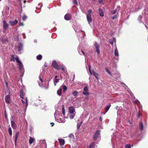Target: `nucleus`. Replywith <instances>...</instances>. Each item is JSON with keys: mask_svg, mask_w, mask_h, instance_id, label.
<instances>
[{"mask_svg": "<svg viewBox=\"0 0 148 148\" xmlns=\"http://www.w3.org/2000/svg\"><path fill=\"white\" fill-rule=\"evenodd\" d=\"M100 130L97 131L93 136V139L94 140H96L97 138L100 137Z\"/></svg>", "mask_w": 148, "mask_h": 148, "instance_id": "f257e3e1", "label": "nucleus"}, {"mask_svg": "<svg viewBox=\"0 0 148 148\" xmlns=\"http://www.w3.org/2000/svg\"><path fill=\"white\" fill-rule=\"evenodd\" d=\"M51 65L55 69L58 70H60L61 68V67L60 66L58 65L56 61H53Z\"/></svg>", "mask_w": 148, "mask_h": 148, "instance_id": "f03ea898", "label": "nucleus"}, {"mask_svg": "<svg viewBox=\"0 0 148 148\" xmlns=\"http://www.w3.org/2000/svg\"><path fill=\"white\" fill-rule=\"evenodd\" d=\"M94 47H95L96 52H97L98 55H99L100 54L99 45L97 42H95Z\"/></svg>", "mask_w": 148, "mask_h": 148, "instance_id": "7ed1b4c3", "label": "nucleus"}, {"mask_svg": "<svg viewBox=\"0 0 148 148\" xmlns=\"http://www.w3.org/2000/svg\"><path fill=\"white\" fill-rule=\"evenodd\" d=\"M83 90L84 91L83 92V94L86 96H88L89 95V92H88V86L84 87Z\"/></svg>", "mask_w": 148, "mask_h": 148, "instance_id": "20e7f679", "label": "nucleus"}, {"mask_svg": "<svg viewBox=\"0 0 148 148\" xmlns=\"http://www.w3.org/2000/svg\"><path fill=\"white\" fill-rule=\"evenodd\" d=\"M9 94L8 95H7L5 96V101L6 103H10V91L9 90Z\"/></svg>", "mask_w": 148, "mask_h": 148, "instance_id": "39448f33", "label": "nucleus"}, {"mask_svg": "<svg viewBox=\"0 0 148 148\" xmlns=\"http://www.w3.org/2000/svg\"><path fill=\"white\" fill-rule=\"evenodd\" d=\"M71 14L69 13L66 14L64 16V18L66 20H70L71 19Z\"/></svg>", "mask_w": 148, "mask_h": 148, "instance_id": "423d86ee", "label": "nucleus"}, {"mask_svg": "<svg viewBox=\"0 0 148 148\" xmlns=\"http://www.w3.org/2000/svg\"><path fill=\"white\" fill-rule=\"evenodd\" d=\"M68 110L70 114L74 113L75 112V108L73 106H70L69 107Z\"/></svg>", "mask_w": 148, "mask_h": 148, "instance_id": "0eeeda50", "label": "nucleus"}, {"mask_svg": "<svg viewBox=\"0 0 148 148\" xmlns=\"http://www.w3.org/2000/svg\"><path fill=\"white\" fill-rule=\"evenodd\" d=\"M9 23L11 25H14L18 23V21L17 20L15 19L14 21H10Z\"/></svg>", "mask_w": 148, "mask_h": 148, "instance_id": "6e6552de", "label": "nucleus"}, {"mask_svg": "<svg viewBox=\"0 0 148 148\" xmlns=\"http://www.w3.org/2000/svg\"><path fill=\"white\" fill-rule=\"evenodd\" d=\"M58 77L57 75H56L55 76V78L54 79V86H55L56 85V83L59 82L60 80L59 79H57V77Z\"/></svg>", "mask_w": 148, "mask_h": 148, "instance_id": "1a4fd4ad", "label": "nucleus"}, {"mask_svg": "<svg viewBox=\"0 0 148 148\" xmlns=\"http://www.w3.org/2000/svg\"><path fill=\"white\" fill-rule=\"evenodd\" d=\"M86 18L88 23L90 24L92 21L91 15H87Z\"/></svg>", "mask_w": 148, "mask_h": 148, "instance_id": "9d476101", "label": "nucleus"}, {"mask_svg": "<svg viewBox=\"0 0 148 148\" xmlns=\"http://www.w3.org/2000/svg\"><path fill=\"white\" fill-rule=\"evenodd\" d=\"M3 29H6L8 27V24L6 23L5 20H3Z\"/></svg>", "mask_w": 148, "mask_h": 148, "instance_id": "9b49d317", "label": "nucleus"}, {"mask_svg": "<svg viewBox=\"0 0 148 148\" xmlns=\"http://www.w3.org/2000/svg\"><path fill=\"white\" fill-rule=\"evenodd\" d=\"M99 15L101 16H104L103 12L102 9L100 8L99 9Z\"/></svg>", "mask_w": 148, "mask_h": 148, "instance_id": "f8f14e48", "label": "nucleus"}, {"mask_svg": "<svg viewBox=\"0 0 148 148\" xmlns=\"http://www.w3.org/2000/svg\"><path fill=\"white\" fill-rule=\"evenodd\" d=\"M11 126L14 129H15L16 128V125L15 123L13 121H11Z\"/></svg>", "mask_w": 148, "mask_h": 148, "instance_id": "ddd939ff", "label": "nucleus"}, {"mask_svg": "<svg viewBox=\"0 0 148 148\" xmlns=\"http://www.w3.org/2000/svg\"><path fill=\"white\" fill-rule=\"evenodd\" d=\"M23 47V45L21 42L19 43L18 47V50L20 51L22 49Z\"/></svg>", "mask_w": 148, "mask_h": 148, "instance_id": "4468645a", "label": "nucleus"}, {"mask_svg": "<svg viewBox=\"0 0 148 148\" xmlns=\"http://www.w3.org/2000/svg\"><path fill=\"white\" fill-rule=\"evenodd\" d=\"M59 141L60 145H64L65 143L64 140L62 139H59Z\"/></svg>", "mask_w": 148, "mask_h": 148, "instance_id": "2eb2a0df", "label": "nucleus"}, {"mask_svg": "<svg viewBox=\"0 0 148 148\" xmlns=\"http://www.w3.org/2000/svg\"><path fill=\"white\" fill-rule=\"evenodd\" d=\"M92 74L94 75L95 77H96V78L97 79H99V75L98 74L95 72L94 71H93L92 72Z\"/></svg>", "mask_w": 148, "mask_h": 148, "instance_id": "dca6fc26", "label": "nucleus"}, {"mask_svg": "<svg viewBox=\"0 0 148 148\" xmlns=\"http://www.w3.org/2000/svg\"><path fill=\"white\" fill-rule=\"evenodd\" d=\"M34 140L35 139L34 138L31 137V136L30 137L29 140V143L30 144H32Z\"/></svg>", "mask_w": 148, "mask_h": 148, "instance_id": "f3484780", "label": "nucleus"}, {"mask_svg": "<svg viewBox=\"0 0 148 148\" xmlns=\"http://www.w3.org/2000/svg\"><path fill=\"white\" fill-rule=\"evenodd\" d=\"M20 97L22 99H24V95L23 91L22 90H21L20 93Z\"/></svg>", "mask_w": 148, "mask_h": 148, "instance_id": "a211bd4d", "label": "nucleus"}, {"mask_svg": "<svg viewBox=\"0 0 148 148\" xmlns=\"http://www.w3.org/2000/svg\"><path fill=\"white\" fill-rule=\"evenodd\" d=\"M111 106V105L110 104H109L108 105H107L105 108V112H107L109 109L110 107Z\"/></svg>", "mask_w": 148, "mask_h": 148, "instance_id": "6ab92c4d", "label": "nucleus"}, {"mask_svg": "<svg viewBox=\"0 0 148 148\" xmlns=\"http://www.w3.org/2000/svg\"><path fill=\"white\" fill-rule=\"evenodd\" d=\"M19 134V132H16L15 134V141L16 145V141L17 139Z\"/></svg>", "mask_w": 148, "mask_h": 148, "instance_id": "aec40b11", "label": "nucleus"}, {"mask_svg": "<svg viewBox=\"0 0 148 148\" xmlns=\"http://www.w3.org/2000/svg\"><path fill=\"white\" fill-rule=\"evenodd\" d=\"M42 58V56L40 54H39L36 56V59L38 60H41Z\"/></svg>", "mask_w": 148, "mask_h": 148, "instance_id": "412c9836", "label": "nucleus"}, {"mask_svg": "<svg viewBox=\"0 0 148 148\" xmlns=\"http://www.w3.org/2000/svg\"><path fill=\"white\" fill-rule=\"evenodd\" d=\"M62 89L60 88L57 91V94L59 96H60L62 94Z\"/></svg>", "mask_w": 148, "mask_h": 148, "instance_id": "4be33fe9", "label": "nucleus"}, {"mask_svg": "<svg viewBox=\"0 0 148 148\" xmlns=\"http://www.w3.org/2000/svg\"><path fill=\"white\" fill-rule=\"evenodd\" d=\"M114 54L115 56H119L118 51L117 49H115L114 50Z\"/></svg>", "mask_w": 148, "mask_h": 148, "instance_id": "5701e85b", "label": "nucleus"}, {"mask_svg": "<svg viewBox=\"0 0 148 148\" xmlns=\"http://www.w3.org/2000/svg\"><path fill=\"white\" fill-rule=\"evenodd\" d=\"M8 132L10 136H11L12 135V132L11 128L10 127L8 129Z\"/></svg>", "mask_w": 148, "mask_h": 148, "instance_id": "b1692460", "label": "nucleus"}, {"mask_svg": "<svg viewBox=\"0 0 148 148\" xmlns=\"http://www.w3.org/2000/svg\"><path fill=\"white\" fill-rule=\"evenodd\" d=\"M139 128L141 130H143V125L142 122L140 123Z\"/></svg>", "mask_w": 148, "mask_h": 148, "instance_id": "393cba45", "label": "nucleus"}, {"mask_svg": "<svg viewBox=\"0 0 148 148\" xmlns=\"http://www.w3.org/2000/svg\"><path fill=\"white\" fill-rule=\"evenodd\" d=\"M11 58L10 59V60L14 62L15 60V58L14 57V56L13 55H11Z\"/></svg>", "mask_w": 148, "mask_h": 148, "instance_id": "a878e982", "label": "nucleus"}, {"mask_svg": "<svg viewBox=\"0 0 148 148\" xmlns=\"http://www.w3.org/2000/svg\"><path fill=\"white\" fill-rule=\"evenodd\" d=\"M75 113H73L71 114L69 116V117L70 119H72L75 116Z\"/></svg>", "mask_w": 148, "mask_h": 148, "instance_id": "bb28decb", "label": "nucleus"}, {"mask_svg": "<svg viewBox=\"0 0 148 148\" xmlns=\"http://www.w3.org/2000/svg\"><path fill=\"white\" fill-rule=\"evenodd\" d=\"M27 18V16L25 14H24L22 17V20L23 21H25Z\"/></svg>", "mask_w": 148, "mask_h": 148, "instance_id": "cd10ccee", "label": "nucleus"}, {"mask_svg": "<svg viewBox=\"0 0 148 148\" xmlns=\"http://www.w3.org/2000/svg\"><path fill=\"white\" fill-rule=\"evenodd\" d=\"M82 121H81L80 123H78L77 124V129H78L79 128L81 125L82 124Z\"/></svg>", "mask_w": 148, "mask_h": 148, "instance_id": "c85d7f7f", "label": "nucleus"}, {"mask_svg": "<svg viewBox=\"0 0 148 148\" xmlns=\"http://www.w3.org/2000/svg\"><path fill=\"white\" fill-rule=\"evenodd\" d=\"M78 94V92L77 91H75L73 92V95L74 96H77Z\"/></svg>", "mask_w": 148, "mask_h": 148, "instance_id": "c756f323", "label": "nucleus"}, {"mask_svg": "<svg viewBox=\"0 0 148 148\" xmlns=\"http://www.w3.org/2000/svg\"><path fill=\"white\" fill-rule=\"evenodd\" d=\"M18 64H18L19 69L21 70V69L22 67L23 66V65L22 63H21V62L20 63H19Z\"/></svg>", "mask_w": 148, "mask_h": 148, "instance_id": "7c9ffc66", "label": "nucleus"}, {"mask_svg": "<svg viewBox=\"0 0 148 148\" xmlns=\"http://www.w3.org/2000/svg\"><path fill=\"white\" fill-rule=\"evenodd\" d=\"M94 145L95 143H92L90 145L89 148H93L94 147Z\"/></svg>", "mask_w": 148, "mask_h": 148, "instance_id": "2f4dec72", "label": "nucleus"}, {"mask_svg": "<svg viewBox=\"0 0 148 148\" xmlns=\"http://www.w3.org/2000/svg\"><path fill=\"white\" fill-rule=\"evenodd\" d=\"M63 89L64 92L67 89V87L65 85H64L63 86Z\"/></svg>", "mask_w": 148, "mask_h": 148, "instance_id": "473e14b6", "label": "nucleus"}, {"mask_svg": "<svg viewBox=\"0 0 148 148\" xmlns=\"http://www.w3.org/2000/svg\"><path fill=\"white\" fill-rule=\"evenodd\" d=\"M105 70L106 72L109 74L110 75H111V73L110 71L107 68H105Z\"/></svg>", "mask_w": 148, "mask_h": 148, "instance_id": "72a5a7b5", "label": "nucleus"}, {"mask_svg": "<svg viewBox=\"0 0 148 148\" xmlns=\"http://www.w3.org/2000/svg\"><path fill=\"white\" fill-rule=\"evenodd\" d=\"M142 18L143 16H142L140 15L138 17V20L139 21H141V19Z\"/></svg>", "mask_w": 148, "mask_h": 148, "instance_id": "f704fd0d", "label": "nucleus"}, {"mask_svg": "<svg viewBox=\"0 0 148 148\" xmlns=\"http://www.w3.org/2000/svg\"><path fill=\"white\" fill-rule=\"evenodd\" d=\"M88 14L87 15H91V13L92 12V10L91 9H89L88 11Z\"/></svg>", "mask_w": 148, "mask_h": 148, "instance_id": "c9c22d12", "label": "nucleus"}, {"mask_svg": "<svg viewBox=\"0 0 148 148\" xmlns=\"http://www.w3.org/2000/svg\"><path fill=\"white\" fill-rule=\"evenodd\" d=\"M15 60L18 63H20V62H21L19 60L18 57L15 58Z\"/></svg>", "mask_w": 148, "mask_h": 148, "instance_id": "e433bc0d", "label": "nucleus"}, {"mask_svg": "<svg viewBox=\"0 0 148 148\" xmlns=\"http://www.w3.org/2000/svg\"><path fill=\"white\" fill-rule=\"evenodd\" d=\"M15 60L18 63H20V62H21L19 60L18 57L15 58Z\"/></svg>", "mask_w": 148, "mask_h": 148, "instance_id": "4c0bfd02", "label": "nucleus"}, {"mask_svg": "<svg viewBox=\"0 0 148 148\" xmlns=\"http://www.w3.org/2000/svg\"><path fill=\"white\" fill-rule=\"evenodd\" d=\"M61 69L64 71H67L66 68L65 67H63V66L61 67Z\"/></svg>", "mask_w": 148, "mask_h": 148, "instance_id": "58836bf2", "label": "nucleus"}, {"mask_svg": "<svg viewBox=\"0 0 148 148\" xmlns=\"http://www.w3.org/2000/svg\"><path fill=\"white\" fill-rule=\"evenodd\" d=\"M116 9L115 10H113V11H112L111 12V13H112V14H115V13H116Z\"/></svg>", "mask_w": 148, "mask_h": 148, "instance_id": "ea45409f", "label": "nucleus"}, {"mask_svg": "<svg viewBox=\"0 0 148 148\" xmlns=\"http://www.w3.org/2000/svg\"><path fill=\"white\" fill-rule=\"evenodd\" d=\"M69 137H70V139L72 138H73L74 137V136L72 134H70L69 135Z\"/></svg>", "mask_w": 148, "mask_h": 148, "instance_id": "a19ab883", "label": "nucleus"}, {"mask_svg": "<svg viewBox=\"0 0 148 148\" xmlns=\"http://www.w3.org/2000/svg\"><path fill=\"white\" fill-rule=\"evenodd\" d=\"M4 114H5V119L7 120L8 119V118L7 117V114L6 112L5 111H4Z\"/></svg>", "mask_w": 148, "mask_h": 148, "instance_id": "79ce46f5", "label": "nucleus"}, {"mask_svg": "<svg viewBox=\"0 0 148 148\" xmlns=\"http://www.w3.org/2000/svg\"><path fill=\"white\" fill-rule=\"evenodd\" d=\"M125 147L126 148H131L130 145H125Z\"/></svg>", "mask_w": 148, "mask_h": 148, "instance_id": "37998d69", "label": "nucleus"}, {"mask_svg": "<svg viewBox=\"0 0 148 148\" xmlns=\"http://www.w3.org/2000/svg\"><path fill=\"white\" fill-rule=\"evenodd\" d=\"M73 3L74 4L76 5H77L78 3L77 1V0H73Z\"/></svg>", "mask_w": 148, "mask_h": 148, "instance_id": "c03bdc74", "label": "nucleus"}, {"mask_svg": "<svg viewBox=\"0 0 148 148\" xmlns=\"http://www.w3.org/2000/svg\"><path fill=\"white\" fill-rule=\"evenodd\" d=\"M117 17L116 15H115L114 16H113V17H111V18L112 19H114L115 18H116Z\"/></svg>", "mask_w": 148, "mask_h": 148, "instance_id": "a18cd8bd", "label": "nucleus"}, {"mask_svg": "<svg viewBox=\"0 0 148 148\" xmlns=\"http://www.w3.org/2000/svg\"><path fill=\"white\" fill-rule=\"evenodd\" d=\"M103 0H99V3L101 4L102 3V2Z\"/></svg>", "mask_w": 148, "mask_h": 148, "instance_id": "49530a36", "label": "nucleus"}, {"mask_svg": "<svg viewBox=\"0 0 148 148\" xmlns=\"http://www.w3.org/2000/svg\"><path fill=\"white\" fill-rule=\"evenodd\" d=\"M64 108H63L62 112L63 114V115H64V114H65V112H64Z\"/></svg>", "mask_w": 148, "mask_h": 148, "instance_id": "de8ad7c7", "label": "nucleus"}, {"mask_svg": "<svg viewBox=\"0 0 148 148\" xmlns=\"http://www.w3.org/2000/svg\"><path fill=\"white\" fill-rule=\"evenodd\" d=\"M110 43L112 45L113 44V41L111 40H110L109 41Z\"/></svg>", "mask_w": 148, "mask_h": 148, "instance_id": "09e8293b", "label": "nucleus"}, {"mask_svg": "<svg viewBox=\"0 0 148 148\" xmlns=\"http://www.w3.org/2000/svg\"><path fill=\"white\" fill-rule=\"evenodd\" d=\"M19 25L20 26H23V23H20L19 24Z\"/></svg>", "mask_w": 148, "mask_h": 148, "instance_id": "8fccbe9b", "label": "nucleus"}, {"mask_svg": "<svg viewBox=\"0 0 148 148\" xmlns=\"http://www.w3.org/2000/svg\"><path fill=\"white\" fill-rule=\"evenodd\" d=\"M44 65L45 67H47L48 66L47 64L46 63H44Z\"/></svg>", "mask_w": 148, "mask_h": 148, "instance_id": "3c124183", "label": "nucleus"}, {"mask_svg": "<svg viewBox=\"0 0 148 148\" xmlns=\"http://www.w3.org/2000/svg\"><path fill=\"white\" fill-rule=\"evenodd\" d=\"M26 105L27 106L28 105V102H27V100L26 98Z\"/></svg>", "mask_w": 148, "mask_h": 148, "instance_id": "603ef678", "label": "nucleus"}, {"mask_svg": "<svg viewBox=\"0 0 148 148\" xmlns=\"http://www.w3.org/2000/svg\"><path fill=\"white\" fill-rule=\"evenodd\" d=\"M81 52H82V53L83 54V55L84 56H85V54L84 52L82 49L81 50Z\"/></svg>", "mask_w": 148, "mask_h": 148, "instance_id": "864d4df0", "label": "nucleus"}, {"mask_svg": "<svg viewBox=\"0 0 148 148\" xmlns=\"http://www.w3.org/2000/svg\"><path fill=\"white\" fill-rule=\"evenodd\" d=\"M90 68H91L90 65H89L88 66V69H89V71H90V70H90Z\"/></svg>", "mask_w": 148, "mask_h": 148, "instance_id": "5fc2aeb1", "label": "nucleus"}, {"mask_svg": "<svg viewBox=\"0 0 148 148\" xmlns=\"http://www.w3.org/2000/svg\"><path fill=\"white\" fill-rule=\"evenodd\" d=\"M22 102L23 103V104L24 105L25 103V102L22 99L21 100Z\"/></svg>", "mask_w": 148, "mask_h": 148, "instance_id": "6e6d98bb", "label": "nucleus"}, {"mask_svg": "<svg viewBox=\"0 0 148 148\" xmlns=\"http://www.w3.org/2000/svg\"><path fill=\"white\" fill-rule=\"evenodd\" d=\"M50 124L52 126H53L54 124V123H51Z\"/></svg>", "mask_w": 148, "mask_h": 148, "instance_id": "4d7b16f0", "label": "nucleus"}, {"mask_svg": "<svg viewBox=\"0 0 148 148\" xmlns=\"http://www.w3.org/2000/svg\"><path fill=\"white\" fill-rule=\"evenodd\" d=\"M40 80L41 82H43V80H42V79L40 77Z\"/></svg>", "mask_w": 148, "mask_h": 148, "instance_id": "13d9d810", "label": "nucleus"}, {"mask_svg": "<svg viewBox=\"0 0 148 148\" xmlns=\"http://www.w3.org/2000/svg\"><path fill=\"white\" fill-rule=\"evenodd\" d=\"M128 122L130 124H132V123H131V121L130 120H128Z\"/></svg>", "mask_w": 148, "mask_h": 148, "instance_id": "bf43d9fd", "label": "nucleus"}, {"mask_svg": "<svg viewBox=\"0 0 148 148\" xmlns=\"http://www.w3.org/2000/svg\"><path fill=\"white\" fill-rule=\"evenodd\" d=\"M99 120H100V121H102V119L101 118V117H99Z\"/></svg>", "mask_w": 148, "mask_h": 148, "instance_id": "052dcab7", "label": "nucleus"}, {"mask_svg": "<svg viewBox=\"0 0 148 148\" xmlns=\"http://www.w3.org/2000/svg\"><path fill=\"white\" fill-rule=\"evenodd\" d=\"M140 115V113L139 112L138 114V117H139Z\"/></svg>", "mask_w": 148, "mask_h": 148, "instance_id": "680f3d73", "label": "nucleus"}, {"mask_svg": "<svg viewBox=\"0 0 148 148\" xmlns=\"http://www.w3.org/2000/svg\"><path fill=\"white\" fill-rule=\"evenodd\" d=\"M118 106H117L116 107V109H117L118 108Z\"/></svg>", "mask_w": 148, "mask_h": 148, "instance_id": "e2e57ef3", "label": "nucleus"}, {"mask_svg": "<svg viewBox=\"0 0 148 148\" xmlns=\"http://www.w3.org/2000/svg\"><path fill=\"white\" fill-rule=\"evenodd\" d=\"M90 72V74L91 75H92V72H91V70H90V71H89Z\"/></svg>", "mask_w": 148, "mask_h": 148, "instance_id": "0e129e2a", "label": "nucleus"}, {"mask_svg": "<svg viewBox=\"0 0 148 148\" xmlns=\"http://www.w3.org/2000/svg\"><path fill=\"white\" fill-rule=\"evenodd\" d=\"M23 2H24V3H26V1H25V0L24 1H23Z\"/></svg>", "mask_w": 148, "mask_h": 148, "instance_id": "69168bd1", "label": "nucleus"}, {"mask_svg": "<svg viewBox=\"0 0 148 148\" xmlns=\"http://www.w3.org/2000/svg\"><path fill=\"white\" fill-rule=\"evenodd\" d=\"M113 40H114L115 41H115V38H113Z\"/></svg>", "mask_w": 148, "mask_h": 148, "instance_id": "338daca9", "label": "nucleus"}, {"mask_svg": "<svg viewBox=\"0 0 148 148\" xmlns=\"http://www.w3.org/2000/svg\"><path fill=\"white\" fill-rule=\"evenodd\" d=\"M45 89H47V87H46L45 86Z\"/></svg>", "mask_w": 148, "mask_h": 148, "instance_id": "774afa93", "label": "nucleus"}]
</instances>
